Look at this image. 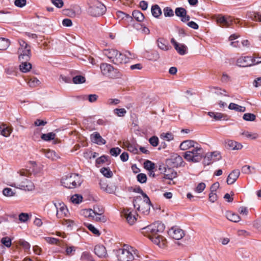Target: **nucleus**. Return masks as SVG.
Instances as JSON below:
<instances>
[{"label":"nucleus","instance_id":"1","mask_svg":"<svg viewBox=\"0 0 261 261\" xmlns=\"http://www.w3.org/2000/svg\"><path fill=\"white\" fill-rule=\"evenodd\" d=\"M103 54L107 56L114 64L119 65L126 64L129 62L130 59L134 57L128 51L121 53L115 49H106L103 50Z\"/></svg>","mask_w":261,"mask_h":261},{"label":"nucleus","instance_id":"2","mask_svg":"<svg viewBox=\"0 0 261 261\" xmlns=\"http://www.w3.org/2000/svg\"><path fill=\"white\" fill-rule=\"evenodd\" d=\"M140 193L142 194L143 199L140 196L136 197L133 201L134 207L141 214L144 215H147L150 212L151 202L147 196L142 190L139 189Z\"/></svg>","mask_w":261,"mask_h":261},{"label":"nucleus","instance_id":"3","mask_svg":"<svg viewBox=\"0 0 261 261\" xmlns=\"http://www.w3.org/2000/svg\"><path fill=\"white\" fill-rule=\"evenodd\" d=\"M204 152L201 145L198 144L191 150L186 151L183 154L184 159L189 162L196 163L203 158Z\"/></svg>","mask_w":261,"mask_h":261},{"label":"nucleus","instance_id":"4","mask_svg":"<svg viewBox=\"0 0 261 261\" xmlns=\"http://www.w3.org/2000/svg\"><path fill=\"white\" fill-rule=\"evenodd\" d=\"M18 174H19L20 178L19 179L20 182L16 186L17 188L29 191H32L35 189V185L31 180L28 179H24V180L23 179V177H29L31 176L32 173L30 170L23 169L20 170L18 172ZM11 186L16 187L15 185H11Z\"/></svg>","mask_w":261,"mask_h":261},{"label":"nucleus","instance_id":"5","mask_svg":"<svg viewBox=\"0 0 261 261\" xmlns=\"http://www.w3.org/2000/svg\"><path fill=\"white\" fill-rule=\"evenodd\" d=\"M165 229V225L161 222H155L150 225L142 228V233L150 238H153L163 232Z\"/></svg>","mask_w":261,"mask_h":261},{"label":"nucleus","instance_id":"6","mask_svg":"<svg viewBox=\"0 0 261 261\" xmlns=\"http://www.w3.org/2000/svg\"><path fill=\"white\" fill-rule=\"evenodd\" d=\"M19 44L17 49L18 61L30 60L32 55L31 46L22 40H19Z\"/></svg>","mask_w":261,"mask_h":261},{"label":"nucleus","instance_id":"7","mask_svg":"<svg viewBox=\"0 0 261 261\" xmlns=\"http://www.w3.org/2000/svg\"><path fill=\"white\" fill-rule=\"evenodd\" d=\"M62 185L69 189L74 188L82 183L81 177L77 174H71L63 177L61 180Z\"/></svg>","mask_w":261,"mask_h":261},{"label":"nucleus","instance_id":"8","mask_svg":"<svg viewBox=\"0 0 261 261\" xmlns=\"http://www.w3.org/2000/svg\"><path fill=\"white\" fill-rule=\"evenodd\" d=\"M106 10V7L103 4L99 1H96L89 7L88 12L92 16L98 17L104 14Z\"/></svg>","mask_w":261,"mask_h":261},{"label":"nucleus","instance_id":"9","mask_svg":"<svg viewBox=\"0 0 261 261\" xmlns=\"http://www.w3.org/2000/svg\"><path fill=\"white\" fill-rule=\"evenodd\" d=\"M260 63L261 61H256L255 58H252L251 56H242L237 59L236 64L239 67H246Z\"/></svg>","mask_w":261,"mask_h":261},{"label":"nucleus","instance_id":"10","mask_svg":"<svg viewBox=\"0 0 261 261\" xmlns=\"http://www.w3.org/2000/svg\"><path fill=\"white\" fill-rule=\"evenodd\" d=\"M128 246L119 249L117 251V256L119 261H130L134 257Z\"/></svg>","mask_w":261,"mask_h":261},{"label":"nucleus","instance_id":"11","mask_svg":"<svg viewBox=\"0 0 261 261\" xmlns=\"http://www.w3.org/2000/svg\"><path fill=\"white\" fill-rule=\"evenodd\" d=\"M100 68L102 74L104 75L111 78H116L118 76L117 70L110 64L102 63L101 64Z\"/></svg>","mask_w":261,"mask_h":261},{"label":"nucleus","instance_id":"12","mask_svg":"<svg viewBox=\"0 0 261 261\" xmlns=\"http://www.w3.org/2000/svg\"><path fill=\"white\" fill-rule=\"evenodd\" d=\"M54 204L57 211L56 216L58 218H62L67 216L68 210L64 203L57 202L54 203Z\"/></svg>","mask_w":261,"mask_h":261},{"label":"nucleus","instance_id":"13","mask_svg":"<svg viewBox=\"0 0 261 261\" xmlns=\"http://www.w3.org/2000/svg\"><path fill=\"white\" fill-rule=\"evenodd\" d=\"M168 233L171 237L177 240L182 239L185 236L184 231L178 227L171 228Z\"/></svg>","mask_w":261,"mask_h":261},{"label":"nucleus","instance_id":"14","mask_svg":"<svg viewBox=\"0 0 261 261\" xmlns=\"http://www.w3.org/2000/svg\"><path fill=\"white\" fill-rule=\"evenodd\" d=\"M171 42L179 55H184L187 53L188 47L186 45L177 43L174 38L171 39Z\"/></svg>","mask_w":261,"mask_h":261},{"label":"nucleus","instance_id":"15","mask_svg":"<svg viewBox=\"0 0 261 261\" xmlns=\"http://www.w3.org/2000/svg\"><path fill=\"white\" fill-rule=\"evenodd\" d=\"M199 143L192 140H187L182 141L179 146L181 150H187L194 147Z\"/></svg>","mask_w":261,"mask_h":261},{"label":"nucleus","instance_id":"16","mask_svg":"<svg viewBox=\"0 0 261 261\" xmlns=\"http://www.w3.org/2000/svg\"><path fill=\"white\" fill-rule=\"evenodd\" d=\"M170 161L172 166L174 167H183L185 165V163L184 162L182 157L178 154H174L172 155Z\"/></svg>","mask_w":261,"mask_h":261},{"label":"nucleus","instance_id":"17","mask_svg":"<svg viewBox=\"0 0 261 261\" xmlns=\"http://www.w3.org/2000/svg\"><path fill=\"white\" fill-rule=\"evenodd\" d=\"M150 240L161 248H163L166 245L167 242L166 239L160 234L153 238H150Z\"/></svg>","mask_w":261,"mask_h":261},{"label":"nucleus","instance_id":"18","mask_svg":"<svg viewBox=\"0 0 261 261\" xmlns=\"http://www.w3.org/2000/svg\"><path fill=\"white\" fill-rule=\"evenodd\" d=\"M175 13L177 16L181 18V20L182 22H187L190 20V16L187 15V11L183 8H176Z\"/></svg>","mask_w":261,"mask_h":261},{"label":"nucleus","instance_id":"19","mask_svg":"<svg viewBox=\"0 0 261 261\" xmlns=\"http://www.w3.org/2000/svg\"><path fill=\"white\" fill-rule=\"evenodd\" d=\"M90 138L91 141L97 145H104L106 143V140L102 138L98 132H94L91 135Z\"/></svg>","mask_w":261,"mask_h":261},{"label":"nucleus","instance_id":"20","mask_svg":"<svg viewBox=\"0 0 261 261\" xmlns=\"http://www.w3.org/2000/svg\"><path fill=\"white\" fill-rule=\"evenodd\" d=\"M217 21L221 26L228 27L232 23V19L230 17H225L223 16H219L217 18Z\"/></svg>","mask_w":261,"mask_h":261},{"label":"nucleus","instance_id":"21","mask_svg":"<svg viewBox=\"0 0 261 261\" xmlns=\"http://www.w3.org/2000/svg\"><path fill=\"white\" fill-rule=\"evenodd\" d=\"M240 172L239 170H233L228 176L226 182L228 185L233 184L239 177Z\"/></svg>","mask_w":261,"mask_h":261},{"label":"nucleus","instance_id":"22","mask_svg":"<svg viewBox=\"0 0 261 261\" xmlns=\"http://www.w3.org/2000/svg\"><path fill=\"white\" fill-rule=\"evenodd\" d=\"M42 151L47 158L52 161H56L60 158V155L54 150L43 149Z\"/></svg>","mask_w":261,"mask_h":261},{"label":"nucleus","instance_id":"23","mask_svg":"<svg viewBox=\"0 0 261 261\" xmlns=\"http://www.w3.org/2000/svg\"><path fill=\"white\" fill-rule=\"evenodd\" d=\"M94 252L99 257H105L107 255V251L104 246L97 245L94 248Z\"/></svg>","mask_w":261,"mask_h":261},{"label":"nucleus","instance_id":"24","mask_svg":"<svg viewBox=\"0 0 261 261\" xmlns=\"http://www.w3.org/2000/svg\"><path fill=\"white\" fill-rule=\"evenodd\" d=\"M177 173L173 169L170 168H165L164 178L169 180H173L176 177Z\"/></svg>","mask_w":261,"mask_h":261},{"label":"nucleus","instance_id":"25","mask_svg":"<svg viewBox=\"0 0 261 261\" xmlns=\"http://www.w3.org/2000/svg\"><path fill=\"white\" fill-rule=\"evenodd\" d=\"M124 146L127 147V150L134 153L137 154L138 152V144L135 142H130L129 141H126L123 143Z\"/></svg>","mask_w":261,"mask_h":261},{"label":"nucleus","instance_id":"26","mask_svg":"<svg viewBox=\"0 0 261 261\" xmlns=\"http://www.w3.org/2000/svg\"><path fill=\"white\" fill-rule=\"evenodd\" d=\"M226 145L231 150H240L243 147V145L241 143L230 140L226 141Z\"/></svg>","mask_w":261,"mask_h":261},{"label":"nucleus","instance_id":"27","mask_svg":"<svg viewBox=\"0 0 261 261\" xmlns=\"http://www.w3.org/2000/svg\"><path fill=\"white\" fill-rule=\"evenodd\" d=\"M29 60H24L23 61H19L20 63L19 69L21 72L26 73L32 69V64L29 62Z\"/></svg>","mask_w":261,"mask_h":261},{"label":"nucleus","instance_id":"28","mask_svg":"<svg viewBox=\"0 0 261 261\" xmlns=\"http://www.w3.org/2000/svg\"><path fill=\"white\" fill-rule=\"evenodd\" d=\"M124 215L128 223L130 225L133 224L137 220L135 216L129 210L124 211Z\"/></svg>","mask_w":261,"mask_h":261},{"label":"nucleus","instance_id":"29","mask_svg":"<svg viewBox=\"0 0 261 261\" xmlns=\"http://www.w3.org/2000/svg\"><path fill=\"white\" fill-rule=\"evenodd\" d=\"M208 115L214 119L216 121H219L222 120H226V116L222 113L218 112H209Z\"/></svg>","mask_w":261,"mask_h":261},{"label":"nucleus","instance_id":"30","mask_svg":"<svg viewBox=\"0 0 261 261\" xmlns=\"http://www.w3.org/2000/svg\"><path fill=\"white\" fill-rule=\"evenodd\" d=\"M12 132V129L7 126L6 124H2L0 126V133L4 137H7L10 135Z\"/></svg>","mask_w":261,"mask_h":261},{"label":"nucleus","instance_id":"31","mask_svg":"<svg viewBox=\"0 0 261 261\" xmlns=\"http://www.w3.org/2000/svg\"><path fill=\"white\" fill-rule=\"evenodd\" d=\"M226 217L227 219L233 222H238L240 221V217L237 214L231 212L226 213Z\"/></svg>","mask_w":261,"mask_h":261},{"label":"nucleus","instance_id":"32","mask_svg":"<svg viewBox=\"0 0 261 261\" xmlns=\"http://www.w3.org/2000/svg\"><path fill=\"white\" fill-rule=\"evenodd\" d=\"M228 108L230 110H233L237 112H244L246 111L245 107H242L232 102L229 105Z\"/></svg>","mask_w":261,"mask_h":261},{"label":"nucleus","instance_id":"33","mask_svg":"<svg viewBox=\"0 0 261 261\" xmlns=\"http://www.w3.org/2000/svg\"><path fill=\"white\" fill-rule=\"evenodd\" d=\"M27 82L29 86L31 87H36L41 84V82L36 77H30Z\"/></svg>","mask_w":261,"mask_h":261},{"label":"nucleus","instance_id":"34","mask_svg":"<svg viewBox=\"0 0 261 261\" xmlns=\"http://www.w3.org/2000/svg\"><path fill=\"white\" fill-rule=\"evenodd\" d=\"M10 44V41L8 39L0 38V50H6L9 46Z\"/></svg>","mask_w":261,"mask_h":261},{"label":"nucleus","instance_id":"35","mask_svg":"<svg viewBox=\"0 0 261 261\" xmlns=\"http://www.w3.org/2000/svg\"><path fill=\"white\" fill-rule=\"evenodd\" d=\"M151 13L152 15L156 18L159 17L161 15V9L158 5H155L152 6Z\"/></svg>","mask_w":261,"mask_h":261},{"label":"nucleus","instance_id":"36","mask_svg":"<svg viewBox=\"0 0 261 261\" xmlns=\"http://www.w3.org/2000/svg\"><path fill=\"white\" fill-rule=\"evenodd\" d=\"M100 173L107 178H111L113 176V174L110 169L108 167H103L100 169Z\"/></svg>","mask_w":261,"mask_h":261},{"label":"nucleus","instance_id":"37","mask_svg":"<svg viewBox=\"0 0 261 261\" xmlns=\"http://www.w3.org/2000/svg\"><path fill=\"white\" fill-rule=\"evenodd\" d=\"M133 17L138 21L141 22L144 19V16L142 13L138 10H135L133 12Z\"/></svg>","mask_w":261,"mask_h":261},{"label":"nucleus","instance_id":"38","mask_svg":"<svg viewBox=\"0 0 261 261\" xmlns=\"http://www.w3.org/2000/svg\"><path fill=\"white\" fill-rule=\"evenodd\" d=\"M244 137L251 140H255L258 137V135L256 133H251L248 131H244L241 133Z\"/></svg>","mask_w":261,"mask_h":261},{"label":"nucleus","instance_id":"39","mask_svg":"<svg viewBox=\"0 0 261 261\" xmlns=\"http://www.w3.org/2000/svg\"><path fill=\"white\" fill-rule=\"evenodd\" d=\"M56 134L54 133H49L47 134H43L41 138L46 141H49L54 140L55 138Z\"/></svg>","mask_w":261,"mask_h":261},{"label":"nucleus","instance_id":"40","mask_svg":"<svg viewBox=\"0 0 261 261\" xmlns=\"http://www.w3.org/2000/svg\"><path fill=\"white\" fill-rule=\"evenodd\" d=\"M82 261H93L92 259V256L90 252L85 251L83 252L81 256Z\"/></svg>","mask_w":261,"mask_h":261},{"label":"nucleus","instance_id":"41","mask_svg":"<svg viewBox=\"0 0 261 261\" xmlns=\"http://www.w3.org/2000/svg\"><path fill=\"white\" fill-rule=\"evenodd\" d=\"M73 83L75 84H82L85 82V77L82 75H76L72 79Z\"/></svg>","mask_w":261,"mask_h":261},{"label":"nucleus","instance_id":"42","mask_svg":"<svg viewBox=\"0 0 261 261\" xmlns=\"http://www.w3.org/2000/svg\"><path fill=\"white\" fill-rule=\"evenodd\" d=\"M160 137L167 141H170L174 139V136L171 133H162Z\"/></svg>","mask_w":261,"mask_h":261},{"label":"nucleus","instance_id":"43","mask_svg":"<svg viewBox=\"0 0 261 261\" xmlns=\"http://www.w3.org/2000/svg\"><path fill=\"white\" fill-rule=\"evenodd\" d=\"M144 167L148 171L153 170L155 168V164L150 161L146 160L144 163Z\"/></svg>","mask_w":261,"mask_h":261},{"label":"nucleus","instance_id":"44","mask_svg":"<svg viewBox=\"0 0 261 261\" xmlns=\"http://www.w3.org/2000/svg\"><path fill=\"white\" fill-rule=\"evenodd\" d=\"M83 197L79 194H75L71 197V200L74 204H79L82 201Z\"/></svg>","mask_w":261,"mask_h":261},{"label":"nucleus","instance_id":"45","mask_svg":"<svg viewBox=\"0 0 261 261\" xmlns=\"http://www.w3.org/2000/svg\"><path fill=\"white\" fill-rule=\"evenodd\" d=\"M114 113L118 117H123L126 114V111L124 108H117L114 110Z\"/></svg>","mask_w":261,"mask_h":261},{"label":"nucleus","instance_id":"46","mask_svg":"<svg viewBox=\"0 0 261 261\" xmlns=\"http://www.w3.org/2000/svg\"><path fill=\"white\" fill-rule=\"evenodd\" d=\"M213 161V159L212 155L209 153H207L204 158L203 161V163L204 166L210 165Z\"/></svg>","mask_w":261,"mask_h":261},{"label":"nucleus","instance_id":"47","mask_svg":"<svg viewBox=\"0 0 261 261\" xmlns=\"http://www.w3.org/2000/svg\"><path fill=\"white\" fill-rule=\"evenodd\" d=\"M92 217L96 221L105 222L107 221V218L103 215L93 214Z\"/></svg>","mask_w":261,"mask_h":261},{"label":"nucleus","instance_id":"48","mask_svg":"<svg viewBox=\"0 0 261 261\" xmlns=\"http://www.w3.org/2000/svg\"><path fill=\"white\" fill-rule=\"evenodd\" d=\"M163 12L165 17H172L174 16V12L170 7H165L163 10Z\"/></svg>","mask_w":261,"mask_h":261},{"label":"nucleus","instance_id":"49","mask_svg":"<svg viewBox=\"0 0 261 261\" xmlns=\"http://www.w3.org/2000/svg\"><path fill=\"white\" fill-rule=\"evenodd\" d=\"M1 242L4 245L8 248L10 247L12 245L11 240L8 237L3 238Z\"/></svg>","mask_w":261,"mask_h":261},{"label":"nucleus","instance_id":"50","mask_svg":"<svg viewBox=\"0 0 261 261\" xmlns=\"http://www.w3.org/2000/svg\"><path fill=\"white\" fill-rule=\"evenodd\" d=\"M19 244L21 246L25 251H30L31 245L28 242L23 240H20L19 241Z\"/></svg>","mask_w":261,"mask_h":261},{"label":"nucleus","instance_id":"51","mask_svg":"<svg viewBox=\"0 0 261 261\" xmlns=\"http://www.w3.org/2000/svg\"><path fill=\"white\" fill-rule=\"evenodd\" d=\"M255 115L252 113H245L244 114L243 118L246 121H252L255 119Z\"/></svg>","mask_w":261,"mask_h":261},{"label":"nucleus","instance_id":"52","mask_svg":"<svg viewBox=\"0 0 261 261\" xmlns=\"http://www.w3.org/2000/svg\"><path fill=\"white\" fill-rule=\"evenodd\" d=\"M137 179L138 182L141 184H144L146 182L147 176L144 173H140L137 175Z\"/></svg>","mask_w":261,"mask_h":261},{"label":"nucleus","instance_id":"53","mask_svg":"<svg viewBox=\"0 0 261 261\" xmlns=\"http://www.w3.org/2000/svg\"><path fill=\"white\" fill-rule=\"evenodd\" d=\"M91 213H92L93 214H99V215H103L104 212V210L102 207H100L98 205L94 206L93 207V210L92 211H90Z\"/></svg>","mask_w":261,"mask_h":261},{"label":"nucleus","instance_id":"54","mask_svg":"<svg viewBox=\"0 0 261 261\" xmlns=\"http://www.w3.org/2000/svg\"><path fill=\"white\" fill-rule=\"evenodd\" d=\"M76 250V248L74 246H67L66 247L65 252L66 255L68 256L73 255Z\"/></svg>","mask_w":261,"mask_h":261},{"label":"nucleus","instance_id":"55","mask_svg":"<svg viewBox=\"0 0 261 261\" xmlns=\"http://www.w3.org/2000/svg\"><path fill=\"white\" fill-rule=\"evenodd\" d=\"M44 239L47 243L50 244H57L59 242V240L55 238L45 237Z\"/></svg>","mask_w":261,"mask_h":261},{"label":"nucleus","instance_id":"56","mask_svg":"<svg viewBox=\"0 0 261 261\" xmlns=\"http://www.w3.org/2000/svg\"><path fill=\"white\" fill-rule=\"evenodd\" d=\"M149 142L153 147H156L159 144V139L156 136L151 137L149 139Z\"/></svg>","mask_w":261,"mask_h":261},{"label":"nucleus","instance_id":"57","mask_svg":"<svg viewBox=\"0 0 261 261\" xmlns=\"http://www.w3.org/2000/svg\"><path fill=\"white\" fill-rule=\"evenodd\" d=\"M3 194L6 196H12L14 195V193L11 188H6L3 191Z\"/></svg>","mask_w":261,"mask_h":261},{"label":"nucleus","instance_id":"58","mask_svg":"<svg viewBox=\"0 0 261 261\" xmlns=\"http://www.w3.org/2000/svg\"><path fill=\"white\" fill-rule=\"evenodd\" d=\"M87 228L90 230L93 234L96 236H99L100 233L99 230L96 228L92 224H88L87 226Z\"/></svg>","mask_w":261,"mask_h":261},{"label":"nucleus","instance_id":"59","mask_svg":"<svg viewBox=\"0 0 261 261\" xmlns=\"http://www.w3.org/2000/svg\"><path fill=\"white\" fill-rule=\"evenodd\" d=\"M27 1L26 0H15L14 1L15 5L19 8L23 7L26 5Z\"/></svg>","mask_w":261,"mask_h":261},{"label":"nucleus","instance_id":"60","mask_svg":"<svg viewBox=\"0 0 261 261\" xmlns=\"http://www.w3.org/2000/svg\"><path fill=\"white\" fill-rule=\"evenodd\" d=\"M209 153L212 155V157L213 159V161H216L221 159L220 152L218 151H214Z\"/></svg>","mask_w":261,"mask_h":261},{"label":"nucleus","instance_id":"61","mask_svg":"<svg viewBox=\"0 0 261 261\" xmlns=\"http://www.w3.org/2000/svg\"><path fill=\"white\" fill-rule=\"evenodd\" d=\"M205 188V184L204 182L199 183L195 189V191L197 193H201Z\"/></svg>","mask_w":261,"mask_h":261},{"label":"nucleus","instance_id":"62","mask_svg":"<svg viewBox=\"0 0 261 261\" xmlns=\"http://www.w3.org/2000/svg\"><path fill=\"white\" fill-rule=\"evenodd\" d=\"M110 152L112 155L116 156L120 153L121 149L118 147L112 148Z\"/></svg>","mask_w":261,"mask_h":261},{"label":"nucleus","instance_id":"63","mask_svg":"<svg viewBox=\"0 0 261 261\" xmlns=\"http://www.w3.org/2000/svg\"><path fill=\"white\" fill-rule=\"evenodd\" d=\"M251 166L249 165H245L242 168V172L244 174H251Z\"/></svg>","mask_w":261,"mask_h":261},{"label":"nucleus","instance_id":"64","mask_svg":"<svg viewBox=\"0 0 261 261\" xmlns=\"http://www.w3.org/2000/svg\"><path fill=\"white\" fill-rule=\"evenodd\" d=\"M120 100L117 98H110L107 101V105L110 106L116 105L120 103Z\"/></svg>","mask_w":261,"mask_h":261}]
</instances>
